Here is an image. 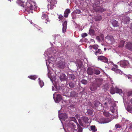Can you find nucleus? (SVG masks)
<instances>
[{
	"instance_id": "nucleus-1",
	"label": "nucleus",
	"mask_w": 132,
	"mask_h": 132,
	"mask_svg": "<svg viewBox=\"0 0 132 132\" xmlns=\"http://www.w3.org/2000/svg\"><path fill=\"white\" fill-rule=\"evenodd\" d=\"M16 3L19 5L24 8L25 11L29 13L30 12L32 13V11L35 10L37 7L36 4L32 1H28L25 3L20 0H18L16 2Z\"/></svg>"
},
{
	"instance_id": "nucleus-2",
	"label": "nucleus",
	"mask_w": 132,
	"mask_h": 132,
	"mask_svg": "<svg viewBox=\"0 0 132 132\" xmlns=\"http://www.w3.org/2000/svg\"><path fill=\"white\" fill-rule=\"evenodd\" d=\"M68 132H82V128L78 123L70 121L67 127Z\"/></svg>"
},
{
	"instance_id": "nucleus-3",
	"label": "nucleus",
	"mask_w": 132,
	"mask_h": 132,
	"mask_svg": "<svg viewBox=\"0 0 132 132\" xmlns=\"http://www.w3.org/2000/svg\"><path fill=\"white\" fill-rule=\"evenodd\" d=\"M89 119L86 117H83L81 119H78L80 125L84 128L87 127L89 125L88 121Z\"/></svg>"
},
{
	"instance_id": "nucleus-4",
	"label": "nucleus",
	"mask_w": 132,
	"mask_h": 132,
	"mask_svg": "<svg viewBox=\"0 0 132 132\" xmlns=\"http://www.w3.org/2000/svg\"><path fill=\"white\" fill-rule=\"evenodd\" d=\"M65 63L64 61L60 60L57 62L56 65L58 67L63 69L65 67Z\"/></svg>"
},
{
	"instance_id": "nucleus-5",
	"label": "nucleus",
	"mask_w": 132,
	"mask_h": 132,
	"mask_svg": "<svg viewBox=\"0 0 132 132\" xmlns=\"http://www.w3.org/2000/svg\"><path fill=\"white\" fill-rule=\"evenodd\" d=\"M41 18L42 19L45 20V22L46 24L50 23V20L48 18V16L46 14L43 13L42 15Z\"/></svg>"
},
{
	"instance_id": "nucleus-6",
	"label": "nucleus",
	"mask_w": 132,
	"mask_h": 132,
	"mask_svg": "<svg viewBox=\"0 0 132 132\" xmlns=\"http://www.w3.org/2000/svg\"><path fill=\"white\" fill-rule=\"evenodd\" d=\"M102 81L103 80L102 78H97L96 79L95 81H94V83L97 87H99L102 85Z\"/></svg>"
},
{
	"instance_id": "nucleus-7",
	"label": "nucleus",
	"mask_w": 132,
	"mask_h": 132,
	"mask_svg": "<svg viewBox=\"0 0 132 132\" xmlns=\"http://www.w3.org/2000/svg\"><path fill=\"white\" fill-rule=\"evenodd\" d=\"M98 60L105 63H108V59L103 56H99L98 57Z\"/></svg>"
},
{
	"instance_id": "nucleus-8",
	"label": "nucleus",
	"mask_w": 132,
	"mask_h": 132,
	"mask_svg": "<svg viewBox=\"0 0 132 132\" xmlns=\"http://www.w3.org/2000/svg\"><path fill=\"white\" fill-rule=\"evenodd\" d=\"M126 48L130 51H132V43L131 42H126Z\"/></svg>"
},
{
	"instance_id": "nucleus-9",
	"label": "nucleus",
	"mask_w": 132,
	"mask_h": 132,
	"mask_svg": "<svg viewBox=\"0 0 132 132\" xmlns=\"http://www.w3.org/2000/svg\"><path fill=\"white\" fill-rule=\"evenodd\" d=\"M119 64L120 66L121 67H125L128 64V62L126 61H121L118 63Z\"/></svg>"
},
{
	"instance_id": "nucleus-10",
	"label": "nucleus",
	"mask_w": 132,
	"mask_h": 132,
	"mask_svg": "<svg viewBox=\"0 0 132 132\" xmlns=\"http://www.w3.org/2000/svg\"><path fill=\"white\" fill-rule=\"evenodd\" d=\"M97 87H98L93 82L90 85L89 88L92 91H94L96 90Z\"/></svg>"
},
{
	"instance_id": "nucleus-11",
	"label": "nucleus",
	"mask_w": 132,
	"mask_h": 132,
	"mask_svg": "<svg viewBox=\"0 0 132 132\" xmlns=\"http://www.w3.org/2000/svg\"><path fill=\"white\" fill-rule=\"evenodd\" d=\"M94 106L97 109V108L101 106L102 104L98 101H95L93 102Z\"/></svg>"
},
{
	"instance_id": "nucleus-12",
	"label": "nucleus",
	"mask_w": 132,
	"mask_h": 132,
	"mask_svg": "<svg viewBox=\"0 0 132 132\" xmlns=\"http://www.w3.org/2000/svg\"><path fill=\"white\" fill-rule=\"evenodd\" d=\"M67 21H65L63 24L62 32L64 33L66 31L67 25Z\"/></svg>"
},
{
	"instance_id": "nucleus-13",
	"label": "nucleus",
	"mask_w": 132,
	"mask_h": 132,
	"mask_svg": "<svg viewBox=\"0 0 132 132\" xmlns=\"http://www.w3.org/2000/svg\"><path fill=\"white\" fill-rule=\"evenodd\" d=\"M87 72L88 75H92L94 73V70L91 67H88L87 69Z\"/></svg>"
},
{
	"instance_id": "nucleus-14",
	"label": "nucleus",
	"mask_w": 132,
	"mask_h": 132,
	"mask_svg": "<svg viewBox=\"0 0 132 132\" xmlns=\"http://www.w3.org/2000/svg\"><path fill=\"white\" fill-rule=\"evenodd\" d=\"M60 78L61 81H65L66 79V76L64 73H62L60 76Z\"/></svg>"
},
{
	"instance_id": "nucleus-15",
	"label": "nucleus",
	"mask_w": 132,
	"mask_h": 132,
	"mask_svg": "<svg viewBox=\"0 0 132 132\" xmlns=\"http://www.w3.org/2000/svg\"><path fill=\"white\" fill-rule=\"evenodd\" d=\"M122 21L125 24H128L130 22V18L126 17L124 19H122Z\"/></svg>"
},
{
	"instance_id": "nucleus-16",
	"label": "nucleus",
	"mask_w": 132,
	"mask_h": 132,
	"mask_svg": "<svg viewBox=\"0 0 132 132\" xmlns=\"http://www.w3.org/2000/svg\"><path fill=\"white\" fill-rule=\"evenodd\" d=\"M70 96L71 97H76L78 96V94L74 91H72L70 94Z\"/></svg>"
},
{
	"instance_id": "nucleus-17",
	"label": "nucleus",
	"mask_w": 132,
	"mask_h": 132,
	"mask_svg": "<svg viewBox=\"0 0 132 132\" xmlns=\"http://www.w3.org/2000/svg\"><path fill=\"white\" fill-rule=\"evenodd\" d=\"M70 12L71 11L69 9H67L64 12V16L65 18H67Z\"/></svg>"
},
{
	"instance_id": "nucleus-18",
	"label": "nucleus",
	"mask_w": 132,
	"mask_h": 132,
	"mask_svg": "<svg viewBox=\"0 0 132 132\" xmlns=\"http://www.w3.org/2000/svg\"><path fill=\"white\" fill-rule=\"evenodd\" d=\"M111 23L114 27H117L119 26L118 21L115 20H112L111 21Z\"/></svg>"
},
{
	"instance_id": "nucleus-19",
	"label": "nucleus",
	"mask_w": 132,
	"mask_h": 132,
	"mask_svg": "<svg viewBox=\"0 0 132 132\" xmlns=\"http://www.w3.org/2000/svg\"><path fill=\"white\" fill-rule=\"evenodd\" d=\"M62 99L61 96L60 94H58L57 95L56 97V101L57 103H59Z\"/></svg>"
},
{
	"instance_id": "nucleus-20",
	"label": "nucleus",
	"mask_w": 132,
	"mask_h": 132,
	"mask_svg": "<svg viewBox=\"0 0 132 132\" xmlns=\"http://www.w3.org/2000/svg\"><path fill=\"white\" fill-rule=\"evenodd\" d=\"M95 10L96 12L100 11L101 12H102L105 10L103 9V8L101 7H97V8H96Z\"/></svg>"
},
{
	"instance_id": "nucleus-21",
	"label": "nucleus",
	"mask_w": 132,
	"mask_h": 132,
	"mask_svg": "<svg viewBox=\"0 0 132 132\" xmlns=\"http://www.w3.org/2000/svg\"><path fill=\"white\" fill-rule=\"evenodd\" d=\"M93 110L91 109L87 110V112L86 113V115H90L93 114Z\"/></svg>"
},
{
	"instance_id": "nucleus-22",
	"label": "nucleus",
	"mask_w": 132,
	"mask_h": 132,
	"mask_svg": "<svg viewBox=\"0 0 132 132\" xmlns=\"http://www.w3.org/2000/svg\"><path fill=\"white\" fill-rule=\"evenodd\" d=\"M116 87L114 88L112 86L111 88L110 93L112 94H114L116 93Z\"/></svg>"
},
{
	"instance_id": "nucleus-23",
	"label": "nucleus",
	"mask_w": 132,
	"mask_h": 132,
	"mask_svg": "<svg viewBox=\"0 0 132 132\" xmlns=\"http://www.w3.org/2000/svg\"><path fill=\"white\" fill-rule=\"evenodd\" d=\"M54 6H55V4H53L52 3H50V4H48V9H52L54 8Z\"/></svg>"
},
{
	"instance_id": "nucleus-24",
	"label": "nucleus",
	"mask_w": 132,
	"mask_h": 132,
	"mask_svg": "<svg viewBox=\"0 0 132 132\" xmlns=\"http://www.w3.org/2000/svg\"><path fill=\"white\" fill-rule=\"evenodd\" d=\"M126 110L127 111L132 113V106L130 105L127 106L126 107Z\"/></svg>"
},
{
	"instance_id": "nucleus-25",
	"label": "nucleus",
	"mask_w": 132,
	"mask_h": 132,
	"mask_svg": "<svg viewBox=\"0 0 132 132\" xmlns=\"http://www.w3.org/2000/svg\"><path fill=\"white\" fill-rule=\"evenodd\" d=\"M125 42L124 40H121L120 42L118 47H122L124 46V44Z\"/></svg>"
},
{
	"instance_id": "nucleus-26",
	"label": "nucleus",
	"mask_w": 132,
	"mask_h": 132,
	"mask_svg": "<svg viewBox=\"0 0 132 132\" xmlns=\"http://www.w3.org/2000/svg\"><path fill=\"white\" fill-rule=\"evenodd\" d=\"M116 93L120 94L122 93V90L121 89H119L117 87L116 89Z\"/></svg>"
},
{
	"instance_id": "nucleus-27",
	"label": "nucleus",
	"mask_w": 132,
	"mask_h": 132,
	"mask_svg": "<svg viewBox=\"0 0 132 132\" xmlns=\"http://www.w3.org/2000/svg\"><path fill=\"white\" fill-rule=\"evenodd\" d=\"M95 31L93 29H90L89 30V34L90 35L93 36L95 34Z\"/></svg>"
},
{
	"instance_id": "nucleus-28",
	"label": "nucleus",
	"mask_w": 132,
	"mask_h": 132,
	"mask_svg": "<svg viewBox=\"0 0 132 132\" xmlns=\"http://www.w3.org/2000/svg\"><path fill=\"white\" fill-rule=\"evenodd\" d=\"M90 129L93 132H95L97 131V129L95 126H91Z\"/></svg>"
},
{
	"instance_id": "nucleus-29",
	"label": "nucleus",
	"mask_w": 132,
	"mask_h": 132,
	"mask_svg": "<svg viewBox=\"0 0 132 132\" xmlns=\"http://www.w3.org/2000/svg\"><path fill=\"white\" fill-rule=\"evenodd\" d=\"M103 88L105 90H107L109 88V86L108 84H105L103 86Z\"/></svg>"
},
{
	"instance_id": "nucleus-30",
	"label": "nucleus",
	"mask_w": 132,
	"mask_h": 132,
	"mask_svg": "<svg viewBox=\"0 0 132 132\" xmlns=\"http://www.w3.org/2000/svg\"><path fill=\"white\" fill-rule=\"evenodd\" d=\"M102 53V51L100 49H98V50L95 52V54L96 55L98 54H101Z\"/></svg>"
},
{
	"instance_id": "nucleus-31",
	"label": "nucleus",
	"mask_w": 132,
	"mask_h": 132,
	"mask_svg": "<svg viewBox=\"0 0 132 132\" xmlns=\"http://www.w3.org/2000/svg\"><path fill=\"white\" fill-rule=\"evenodd\" d=\"M70 87L71 88H73L75 86V84L72 82H70L69 84Z\"/></svg>"
},
{
	"instance_id": "nucleus-32",
	"label": "nucleus",
	"mask_w": 132,
	"mask_h": 132,
	"mask_svg": "<svg viewBox=\"0 0 132 132\" xmlns=\"http://www.w3.org/2000/svg\"><path fill=\"white\" fill-rule=\"evenodd\" d=\"M38 79L39 80V83L40 86L41 87H42L44 85V83L42 81L40 80V78H39Z\"/></svg>"
},
{
	"instance_id": "nucleus-33",
	"label": "nucleus",
	"mask_w": 132,
	"mask_h": 132,
	"mask_svg": "<svg viewBox=\"0 0 132 132\" xmlns=\"http://www.w3.org/2000/svg\"><path fill=\"white\" fill-rule=\"evenodd\" d=\"M94 74H96V75H99L100 73V71L98 70H94Z\"/></svg>"
},
{
	"instance_id": "nucleus-34",
	"label": "nucleus",
	"mask_w": 132,
	"mask_h": 132,
	"mask_svg": "<svg viewBox=\"0 0 132 132\" xmlns=\"http://www.w3.org/2000/svg\"><path fill=\"white\" fill-rule=\"evenodd\" d=\"M116 73H117L119 74L120 75H122V71L120 70L117 69L116 70Z\"/></svg>"
},
{
	"instance_id": "nucleus-35",
	"label": "nucleus",
	"mask_w": 132,
	"mask_h": 132,
	"mask_svg": "<svg viewBox=\"0 0 132 132\" xmlns=\"http://www.w3.org/2000/svg\"><path fill=\"white\" fill-rule=\"evenodd\" d=\"M102 19V18L101 16H97L95 18V21H99L101 20Z\"/></svg>"
},
{
	"instance_id": "nucleus-36",
	"label": "nucleus",
	"mask_w": 132,
	"mask_h": 132,
	"mask_svg": "<svg viewBox=\"0 0 132 132\" xmlns=\"http://www.w3.org/2000/svg\"><path fill=\"white\" fill-rule=\"evenodd\" d=\"M127 95L128 96H130L132 95V90L128 91L127 92Z\"/></svg>"
},
{
	"instance_id": "nucleus-37",
	"label": "nucleus",
	"mask_w": 132,
	"mask_h": 132,
	"mask_svg": "<svg viewBox=\"0 0 132 132\" xmlns=\"http://www.w3.org/2000/svg\"><path fill=\"white\" fill-rule=\"evenodd\" d=\"M98 46L97 45H93L89 46V47H92V48L94 50H97L98 49Z\"/></svg>"
},
{
	"instance_id": "nucleus-38",
	"label": "nucleus",
	"mask_w": 132,
	"mask_h": 132,
	"mask_svg": "<svg viewBox=\"0 0 132 132\" xmlns=\"http://www.w3.org/2000/svg\"><path fill=\"white\" fill-rule=\"evenodd\" d=\"M28 77H29L30 79L34 80H35L37 78V76L36 75L31 76L29 77L28 76Z\"/></svg>"
},
{
	"instance_id": "nucleus-39",
	"label": "nucleus",
	"mask_w": 132,
	"mask_h": 132,
	"mask_svg": "<svg viewBox=\"0 0 132 132\" xmlns=\"http://www.w3.org/2000/svg\"><path fill=\"white\" fill-rule=\"evenodd\" d=\"M70 121H73V122L75 123H78L77 120L75 117H71L70 118Z\"/></svg>"
},
{
	"instance_id": "nucleus-40",
	"label": "nucleus",
	"mask_w": 132,
	"mask_h": 132,
	"mask_svg": "<svg viewBox=\"0 0 132 132\" xmlns=\"http://www.w3.org/2000/svg\"><path fill=\"white\" fill-rule=\"evenodd\" d=\"M81 83L83 84L86 85L88 82L87 80L85 79H82L81 81Z\"/></svg>"
},
{
	"instance_id": "nucleus-41",
	"label": "nucleus",
	"mask_w": 132,
	"mask_h": 132,
	"mask_svg": "<svg viewBox=\"0 0 132 132\" xmlns=\"http://www.w3.org/2000/svg\"><path fill=\"white\" fill-rule=\"evenodd\" d=\"M70 78L72 80H73L75 78V77L74 75H71L69 76Z\"/></svg>"
},
{
	"instance_id": "nucleus-42",
	"label": "nucleus",
	"mask_w": 132,
	"mask_h": 132,
	"mask_svg": "<svg viewBox=\"0 0 132 132\" xmlns=\"http://www.w3.org/2000/svg\"><path fill=\"white\" fill-rule=\"evenodd\" d=\"M82 63L81 61L79 62L78 63V65L79 68H81L82 66Z\"/></svg>"
},
{
	"instance_id": "nucleus-43",
	"label": "nucleus",
	"mask_w": 132,
	"mask_h": 132,
	"mask_svg": "<svg viewBox=\"0 0 132 132\" xmlns=\"http://www.w3.org/2000/svg\"><path fill=\"white\" fill-rule=\"evenodd\" d=\"M103 115L106 117H109V113L106 112H103Z\"/></svg>"
},
{
	"instance_id": "nucleus-44",
	"label": "nucleus",
	"mask_w": 132,
	"mask_h": 132,
	"mask_svg": "<svg viewBox=\"0 0 132 132\" xmlns=\"http://www.w3.org/2000/svg\"><path fill=\"white\" fill-rule=\"evenodd\" d=\"M50 3H52L53 4L55 5L57 3V1L56 0H51Z\"/></svg>"
},
{
	"instance_id": "nucleus-45",
	"label": "nucleus",
	"mask_w": 132,
	"mask_h": 132,
	"mask_svg": "<svg viewBox=\"0 0 132 132\" xmlns=\"http://www.w3.org/2000/svg\"><path fill=\"white\" fill-rule=\"evenodd\" d=\"M95 2V4L98 5H99L100 4V0H96Z\"/></svg>"
},
{
	"instance_id": "nucleus-46",
	"label": "nucleus",
	"mask_w": 132,
	"mask_h": 132,
	"mask_svg": "<svg viewBox=\"0 0 132 132\" xmlns=\"http://www.w3.org/2000/svg\"><path fill=\"white\" fill-rule=\"evenodd\" d=\"M87 34L86 33H83L81 34V36L82 37L84 38L87 36Z\"/></svg>"
},
{
	"instance_id": "nucleus-47",
	"label": "nucleus",
	"mask_w": 132,
	"mask_h": 132,
	"mask_svg": "<svg viewBox=\"0 0 132 132\" xmlns=\"http://www.w3.org/2000/svg\"><path fill=\"white\" fill-rule=\"evenodd\" d=\"M75 13L77 14H80L81 13V11L79 10H76L75 11Z\"/></svg>"
},
{
	"instance_id": "nucleus-48",
	"label": "nucleus",
	"mask_w": 132,
	"mask_h": 132,
	"mask_svg": "<svg viewBox=\"0 0 132 132\" xmlns=\"http://www.w3.org/2000/svg\"><path fill=\"white\" fill-rule=\"evenodd\" d=\"M115 127L116 129H117L118 128H120L121 127V126L120 125L118 124H116L115 125Z\"/></svg>"
},
{
	"instance_id": "nucleus-49",
	"label": "nucleus",
	"mask_w": 132,
	"mask_h": 132,
	"mask_svg": "<svg viewBox=\"0 0 132 132\" xmlns=\"http://www.w3.org/2000/svg\"><path fill=\"white\" fill-rule=\"evenodd\" d=\"M63 18V15L61 14H60L59 15V16L58 17V18L60 20H62Z\"/></svg>"
},
{
	"instance_id": "nucleus-50",
	"label": "nucleus",
	"mask_w": 132,
	"mask_h": 132,
	"mask_svg": "<svg viewBox=\"0 0 132 132\" xmlns=\"http://www.w3.org/2000/svg\"><path fill=\"white\" fill-rule=\"evenodd\" d=\"M96 39L98 40V41H100L101 40L100 39V36H98L96 37Z\"/></svg>"
},
{
	"instance_id": "nucleus-51",
	"label": "nucleus",
	"mask_w": 132,
	"mask_h": 132,
	"mask_svg": "<svg viewBox=\"0 0 132 132\" xmlns=\"http://www.w3.org/2000/svg\"><path fill=\"white\" fill-rule=\"evenodd\" d=\"M112 109V110H111V112L112 113H114V108L113 107H112L111 108V110Z\"/></svg>"
},
{
	"instance_id": "nucleus-52",
	"label": "nucleus",
	"mask_w": 132,
	"mask_h": 132,
	"mask_svg": "<svg viewBox=\"0 0 132 132\" xmlns=\"http://www.w3.org/2000/svg\"><path fill=\"white\" fill-rule=\"evenodd\" d=\"M117 69L115 68H112L111 70H112L113 71H115V72L116 70Z\"/></svg>"
},
{
	"instance_id": "nucleus-53",
	"label": "nucleus",
	"mask_w": 132,
	"mask_h": 132,
	"mask_svg": "<svg viewBox=\"0 0 132 132\" xmlns=\"http://www.w3.org/2000/svg\"><path fill=\"white\" fill-rule=\"evenodd\" d=\"M108 100H109V103H111V99L110 98H108Z\"/></svg>"
},
{
	"instance_id": "nucleus-54",
	"label": "nucleus",
	"mask_w": 132,
	"mask_h": 132,
	"mask_svg": "<svg viewBox=\"0 0 132 132\" xmlns=\"http://www.w3.org/2000/svg\"><path fill=\"white\" fill-rule=\"evenodd\" d=\"M114 66L116 68L118 69V67L117 65H114Z\"/></svg>"
},
{
	"instance_id": "nucleus-55",
	"label": "nucleus",
	"mask_w": 132,
	"mask_h": 132,
	"mask_svg": "<svg viewBox=\"0 0 132 132\" xmlns=\"http://www.w3.org/2000/svg\"><path fill=\"white\" fill-rule=\"evenodd\" d=\"M129 128L131 129L132 128V124H131L129 126Z\"/></svg>"
},
{
	"instance_id": "nucleus-56",
	"label": "nucleus",
	"mask_w": 132,
	"mask_h": 132,
	"mask_svg": "<svg viewBox=\"0 0 132 132\" xmlns=\"http://www.w3.org/2000/svg\"><path fill=\"white\" fill-rule=\"evenodd\" d=\"M130 29L132 30V23L131 24V27H130Z\"/></svg>"
},
{
	"instance_id": "nucleus-57",
	"label": "nucleus",
	"mask_w": 132,
	"mask_h": 132,
	"mask_svg": "<svg viewBox=\"0 0 132 132\" xmlns=\"http://www.w3.org/2000/svg\"><path fill=\"white\" fill-rule=\"evenodd\" d=\"M130 102L131 104H132V98L130 100Z\"/></svg>"
},
{
	"instance_id": "nucleus-58",
	"label": "nucleus",
	"mask_w": 132,
	"mask_h": 132,
	"mask_svg": "<svg viewBox=\"0 0 132 132\" xmlns=\"http://www.w3.org/2000/svg\"><path fill=\"white\" fill-rule=\"evenodd\" d=\"M104 50L105 51H106V48H104Z\"/></svg>"
},
{
	"instance_id": "nucleus-59",
	"label": "nucleus",
	"mask_w": 132,
	"mask_h": 132,
	"mask_svg": "<svg viewBox=\"0 0 132 132\" xmlns=\"http://www.w3.org/2000/svg\"><path fill=\"white\" fill-rule=\"evenodd\" d=\"M104 105H106L107 104V103L106 102H105L104 103Z\"/></svg>"
},
{
	"instance_id": "nucleus-60",
	"label": "nucleus",
	"mask_w": 132,
	"mask_h": 132,
	"mask_svg": "<svg viewBox=\"0 0 132 132\" xmlns=\"http://www.w3.org/2000/svg\"><path fill=\"white\" fill-rule=\"evenodd\" d=\"M92 47H90V49H92Z\"/></svg>"
},
{
	"instance_id": "nucleus-61",
	"label": "nucleus",
	"mask_w": 132,
	"mask_h": 132,
	"mask_svg": "<svg viewBox=\"0 0 132 132\" xmlns=\"http://www.w3.org/2000/svg\"><path fill=\"white\" fill-rule=\"evenodd\" d=\"M61 118L62 119H64V118L63 117H61Z\"/></svg>"
},
{
	"instance_id": "nucleus-62",
	"label": "nucleus",
	"mask_w": 132,
	"mask_h": 132,
	"mask_svg": "<svg viewBox=\"0 0 132 132\" xmlns=\"http://www.w3.org/2000/svg\"><path fill=\"white\" fill-rule=\"evenodd\" d=\"M54 88V87H53V88H52V90H54L53 89Z\"/></svg>"
},
{
	"instance_id": "nucleus-63",
	"label": "nucleus",
	"mask_w": 132,
	"mask_h": 132,
	"mask_svg": "<svg viewBox=\"0 0 132 132\" xmlns=\"http://www.w3.org/2000/svg\"><path fill=\"white\" fill-rule=\"evenodd\" d=\"M109 132H112L110 130Z\"/></svg>"
},
{
	"instance_id": "nucleus-64",
	"label": "nucleus",
	"mask_w": 132,
	"mask_h": 132,
	"mask_svg": "<svg viewBox=\"0 0 132 132\" xmlns=\"http://www.w3.org/2000/svg\"><path fill=\"white\" fill-rule=\"evenodd\" d=\"M62 115H63V114H61V117H62Z\"/></svg>"
}]
</instances>
